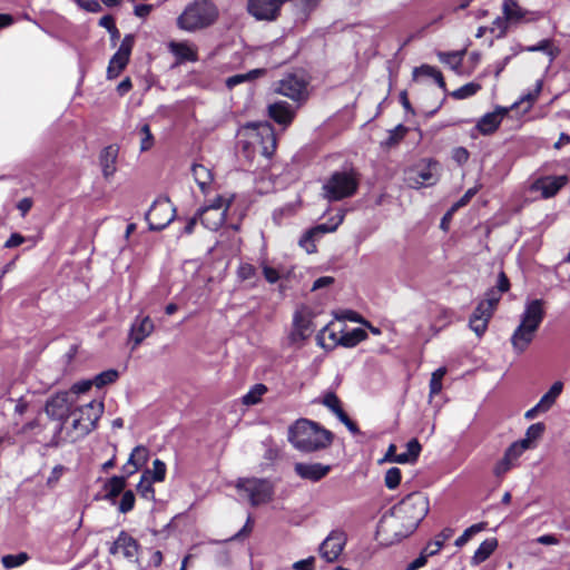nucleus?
Instances as JSON below:
<instances>
[{"instance_id":"nucleus-1","label":"nucleus","mask_w":570,"mask_h":570,"mask_svg":"<svg viewBox=\"0 0 570 570\" xmlns=\"http://www.w3.org/2000/svg\"><path fill=\"white\" fill-rule=\"evenodd\" d=\"M429 512V500L414 492L405 497L394 505L390 514L382 518L380 528L384 532H391L400 540L410 535Z\"/></svg>"},{"instance_id":"nucleus-2","label":"nucleus","mask_w":570,"mask_h":570,"mask_svg":"<svg viewBox=\"0 0 570 570\" xmlns=\"http://www.w3.org/2000/svg\"><path fill=\"white\" fill-rule=\"evenodd\" d=\"M288 441L296 450L312 453L328 448L333 434L314 421L299 419L289 426Z\"/></svg>"},{"instance_id":"nucleus-3","label":"nucleus","mask_w":570,"mask_h":570,"mask_svg":"<svg viewBox=\"0 0 570 570\" xmlns=\"http://www.w3.org/2000/svg\"><path fill=\"white\" fill-rule=\"evenodd\" d=\"M543 318V302L541 299L528 301L520 324L511 336V345L517 354L523 353L529 347Z\"/></svg>"},{"instance_id":"nucleus-4","label":"nucleus","mask_w":570,"mask_h":570,"mask_svg":"<svg viewBox=\"0 0 570 570\" xmlns=\"http://www.w3.org/2000/svg\"><path fill=\"white\" fill-rule=\"evenodd\" d=\"M218 18L217 7L209 0H195L177 18V27L195 32L212 26Z\"/></svg>"},{"instance_id":"nucleus-5","label":"nucleus","mask_w":570,"mask_h":570,"mask_svg":"<svg viewBox=\"0 0 570 570\" xmlns=\"http://www.w3.org/2000/svg\"><path fill=\"white\" fill-rule=\"evenodd\" d=\"M442 167L433 158H421L404 170V180L409 187L420 189L438 184Z\"/></svg>"},{"instance_id":"nucleus-6","label":"nucleus","mask_w":570,"mask_h":570,"mask_svg":"<svg viewBox=\"0 0 570 570\" xmlns=\"http://www.w3.org/2000/svg\"><path fill=\"white\" fill-rule=\"evenodd\" d=\"M104 402L98 400H92L87 403V409L83 410L86 413V419L83 420L79 419L78 415H75V409L71 410L68 417L70 416L72 420L70 425L66 426L69 441L77 442L94 431L104 413Z\"/></svg>"},{"instance_id":"nucleus-7","label":"nucleus","mask_w":570,"mask_h":570,"mask_svg":"<svg viewBox=\"0 0 570 570\" xmlns=\"http://www.w3.org/2000/svg\"><path fill=\"white\" fill-rule=\"evenodd\" d=\"M358 186L353 171H335L323 185V197L330 202H337L355 194Z\"/></svg>"},{"instance_id":"nucleus-8","label":"nucleus","mask_w":570,"mask_h":570,"mask_svg":"<svg viewBox=\"0 0 570 570\" xmlns=\"http://www.w3.org/2000/svg\"><path fill=\"white\" fill-rule=\"evenodd\" d=\"M236 489L244 492L252 505L266 503L272 499L273 489L271 483L264 479H238Z\"/></svg>"},{"instance_id":"nucleus-9","label":"nucleus","mask_w":570,"mask_h":570,"mask_svg":"<svg viewBox=\"0 0 570 570\" xmlns=\"http://www.w3.org/2000/svg\"><path fill=\"white\" fill-rule=\"evenodd\" d=\"M232 204V198L216 197L213 203L198 212L202 224L209 230H217L225 222L226 213Z\"/></svg>"},{"instance_id":"nucleus-10","label":"nucleus","mask_w":570,"mask_h":570,"mask_svg":"<svg viewBox=\"0 0 570 570\" xmlns=\"http://www.w3.org/2000/svg\"><path fill=\"white\" fill-rule=\"evenodd\" d=\"M175 216L176 208L171 202L166 197H160L153 203L146 214V219L151 230H161L174 220Z\"/></svg>"},{"instance_id":"nucleus-11","label":"nucleus","mask_w":570,"mask_h":570,"mask_svg":"<svg viewBox=\"0 0 570 570\" xmlns=\"http://www.w3.org/2000/svg\"><path fill=\"white\" fill-rule=\"evenodd\" d=\"M75 400L68 392H60L47 400L45 405L46 414L60 423L58 424L57 434H60L65 428V422L71 411Z\"/></svg>"},{"instance_id":"nucleus-12","label":"nucleus","mask_w":570,"mask_h":570,"mask_svg":"<svg viewBox=\"0 0 570 570\" xmlns=\"http://www.w3.org/2000/svg\"><path fill=\"white\" fill-rule=\"evenodd\" d=\"M307 85L303 73H288L277 82L275 91L294 101H304L308 96Z\"/></svg>"},{"instance_id":"nucleus-13","label":"nucleus","mask_w":570,"mask_h":570,"mask_svg":"<svg viewBox=\"0 0 570 570\" xmlns=\"http://www.w3.org/2000/svg\"><path fill=\"white\" fill-rule=\"evenodd\" d=\"M347 537L342 530H333L321 543L318 548L320 556L326 562H334L342 554L346 544Z\"/></svg>"},{"instance_id":"nucleus-14","label":"nucleus","mask_w":570,"mask_h":570,"mask_svg":"<svg viewBox=\"0 0 570 570\" xmlns=\"http://www.w3.org/2000/svg\"><path fill=\"white\" fill-rule=\"evenodd\" d=\"M135 38L132 35H126L122 39L119 49L111 57L108 68L107 77L114 79L120 75L129 62L131 50L134 47Z\"/></svg>"},{"instance_id":"nucleus-15","label":"nucleus","mask_w":570,"mask_h":570,"mask_svg":"<svg viewBox=\"0 0 570 570\" xmlns=\"http://www.w3.org/2000/svg\"><path fill=\"white\" fill-rule=\"evenodd\" d=\"M313 313L307 307H299L293 316V330L291 341L293 343L302 342L309 337L314 332Z\"/></svg>"},{"instance_id":"nucleus-16","label":"nucleus","mask_w":570,"mask_h":570,"mask_svg":"<svg viewBox=\"0 0 570 570\" xmlns=\"http://www.w3.org/2000/svg\"><path fill=\"white\" fill-rule=\"evenodd\" d=\"M529 449L528 440L513 442L504 452L502 459L498 461L493 469L497 476H503L508 471L517 465L520 456Z\"/></svg>"},{"instance_id":"nucleus-17","label":"nucleus","mask_w":570,"mask_h":570,"mask_svg":"<svg viewBox=\"0 0 570 570\" xmlns=\"http://www.w3.org/2000/svg\"><path fill=\"white\" fill-rule=\"evenodd\" d=\"M284 3L281 0H248L247 10L257 20H274Z\"/></svg>"},{"instance_id":"nucleus-18","label":"nucleus","mask_w":570,"mask_h":570,"mask_svg":"<svg viewBox=\"0 0 570 570\" xmlns=\"http://www.w3.org/2000/svg\"><path fill=\"white\" fill-rule=\"evenodd\" d=\"M253 141L255 144L257 140L259 142V153L266 157H269L275 149L276 141L274 137L273 129L267 124H262L252 128Z\"/></svg>"},{"instance_id":"nucleus-19","label":"nucleus","mask_w":570,"mask_h":570,"mask_svg":"<svg viewBox=\"0 0 570 570\" xmlns=\"http://www.w3.org/2000/svg\"><path fill=\"white\" fill-rule=\"evenodd\" d=\"M110 554H121L129 561H134L138 554V543L127 532L121 531L109 549Z\"/></svg>"},{"instance_id":"nucleus-20","label":"nucleus","mask_w":570,"mask_h":570,"mask_svg":"<svg viewBox=\"0 0 570 570\" xmlns=\"http://www.w3.org/2000/svg\"><path fill=\"white\" fill-rule=\"evenodd\" d=\"M332 470V466L328 464H323L320 462L314 463H304L298 462L294 465L295 473L307 481L317 482L325 478Z\"/></svg>"},{"instance_id":"nucleus-21","label":"nucleus","mask_w":570,"mask_h":570,"mask_svg":"<svg viewBox=\"0 0 570 570\" xmlns=\"http://www.w3.org/2000/svg\"><path fill=\"white\" fill-rule=\"evenodd\" d=\"M155 325L149 316H137L129 331V343H132V350L154 332Z\"/></svg>"},{"instance_id":"nucleus-22","label":"nucleus","mask_w":570,"mask_h":570,"mask_svg":"<svg viewBox=\"0 0 570 570\" xmlns=\"http://www.w3.org/2000/svg\"><path fill=\"white\" fill-rule=\"evenodd\" d=\"M567 181L568 177L564 175L541 177L533 183L532 189L540 191L542 197L549 198L554 196Z\"/></svg>"},{"instance_id":"nucleus-23","label":"nucleus","mask_w":570,"mask_h":570,"mask_svg":"<svg viewBox=\"0 0 570 570\" xmlns=\"http://www.w3.org/2000/svg\"><path fill=\"white\" fill-rule=\"evenodd\" d=\"M507 114V108H497L493 112L484 115L476 125L478 130L482 135H490L494 132Z\"/></svg>"},{"instance_id":"nucleus-24","label":"nucleus","mask_w":570,"mask_h":570,"mask_svg":"<svg viewBox=\"0 0 570 570\" xmlns=\"http://www.w3.org/2000/svg\"><path fill=\"white\" fill-rule=\"evenodd\" d=\"M149 452L148 449L144 445L136 446L131 454L129 455L128 461L122 466L124 472L127 476L136 473L148 460Z\"/></svg>"},{"instance_id":"nucleus-25","label":"nucleus","mask_w":570,"mask_h":570,"mask_svg":"<svg viewBox=\"0 0 570 570\" xmlns=\"http://www.w3.org/2000/svg\"><path fill=\"white\" fill-rule=\"evenodd\" d=\"M268 114L273 120L281 125H288L294 117V112L284 101L272 104L268 107Z\"/></svg>"},{"instance_id":"nucleus-26","label":"nucleus","mask_w":570,"mask_h":570,"mask_svg":"<svg viewBox=\"0 0 570 570\" xmlns=\"http://www.w3.org/2000/svg\"><path fill=\"white\" fill-rule=\"evenodd\" d=\"M330 336L334 342L345 347H354L360 342L364 341L367 337V334L364 330L357 327L346 333H342L340 337H337L335 333H331Z\"/></svg>"},{"instance_id":"nucleus-27","label":"nucleus","mask_w":570,"mask_h":570,"mask_svg":"<svg viewBox=\"0 0 570 570\" xmlns=\"http://www.w3.org/2000/svg\"><path fill=\"white\" fill-rule=\"evenodd\" d=\"M497 547L498 540L495 538L485 539L472 556L471 563L473 566H479L484 562L494 552Z\"/></svg>"},{"instance_id":"nucleus-28","label":"nucleus","mask_w":570,"mask_h":570,"mask_svg":"<svg viewBox=\"0 0 570 570\" xmlns=\"http://www.w3.org/2000/svg\"><path fill=\"white\" fill-rule=\"evenodd\" d=\"M118 150L114 146L106 147L100 155V164L106 178L112 176L116 171V159Z\"/></svg>"},{"instance_id":"nucleus-29","label":"nucleus","mask_w":570,"mask_h":570,"mask_svg":"<svg viewBox=\"0 0 570 570\" xmlns=\"http://www.w3.org/2000/svg\"><path fill=\"white\" fill-rule=\"evenodd\" d=\"M191 173L196 184L199 186L203 193H206L213 183V174L210 169L200 164H194Z\"/></svg>"},{"instance_id":"nucleus-30","label":"nucleus","mask_w":570,"mask_h":570,"mask_svg":"<svg viewBox=\"0 0 570 570\" xmlns=\"http://www.w3.org/2000/svg\"><path fill=\"white\" fill-rule=\"evenodd\" d=\"M336 227L327 228L325 225H320L315 228H312L307 230L302 238L299 239V245L307 252V253H314L316 250V246L314 244V238L316 236H320L324 233L332 232Z\"/></svg>"},{"instance_id":"nucleus-31","label":"nucleus","mask_w":570,"mask_h":570,"mask_svg":"<svg viewBox=\"0 0 570 570\" xmlns=\"http://www.w3.org/2000/svg\"><path fill=\"white\" fill-rule=\"evenodd\" d=\"M562 390L563 383L561 381L554 382L550 390L538 402V409H541V412L549 411L561 394Z\"/></svg>"},{"instance_id":"nucleus-32","label":"nucleus","mask_w":570,"mask_h":570,"mask_svg":"<svg viewBox=\"0 0 570 570\" xmlns=\"http://www.w3.org/2000/svg\"><path fill=\"white\" fill-rule=\"evenodd\" d=\"M502 13L511 24L520 22L525 16V11L515 0H504L502 4Z\"/></svg>"},{"instance_id":"nucleus-33","label":"nucleus","mask_w":570,"mask_h":570,"mask_svg":"<svg viewBox=\"0 0 570 570\" xmlns=\"http://www.w3.org/2000/svg\"><path fill=\"white\" fill-rule=\"evenodd\" d=\"M169 49L180 61L197 60V53L195 49L191 48L187 42H170Z\"/></svg>"},{"instance_id":"nucleus-34","label":"nucleus","mask_w":570,"mask_h":570,"mask_svg":"<svg viewBox=\"0 0 570 570\" xmlns=\"http://www.w3.org/2000/svg\"><path fill=\"white\" fill-rule=\"evenodd\" d=\"M126 478L127 475L122 476H112L105 485V489L107 491L106 499L108 500H115L125 489L126 487Z\"/></svg>"},{"instance_id":"nucleus-35","label":"nucleus","mask_w":570,"mask_h":570,"mask_svg":"<svg viewBox=\"0 0 570 570\" xmlns=\"http://www.w3.org/2000/svg\"><path fill=\"white\" fill-rule=\"evenodd\" d=\"M420 76L431 77L435 80L440 88H445V82L441 71L432 66L422 65L421 67L415 68L413 70L414 79L419 78Z\"/></svg>"},{"instance_id":"nucleus-36","label":"nucleus","mask_w":570,"mask_h":570,"mask_svg":"<svg viewBox=\"0 0 570 570\" xmlns=\"http://www.w3.org/2000/svg\"><path fill=\"white\" fill-rule=\"evenodd\" d=\"M265 73V69H254V70H250L249 72L247 73H239V75H235V76H232V77H228L226 79V86L232 89L234 88L235 86L244 82V81H247V80H252V79H255L262 75Z\"/></svg>"},{"instance_id":"nucleus-37","label":"nucleus","mask_w":570,"mask_h":570,"mask_svg":"<svg viewBox=\"0 0 570 570\" xmlns=\"http://www.w3.org/2000/svg\"><path fill=\"white\" fill-rule=\"evenodd\" d=\"M266 392L267 387L264 384H256L243 396V403L245 405L257 404Z\"/></svg>"},{"instance_id":"nucleus-38","label":"nucleus","mask_w":570,"mask_h":570,"mask_svg":"<svg viewBox=\"0 0 570 570\" xmlns=\"http://www.w3.org/2000/svg\"><path fill=\"white\" fill-rule=\"evenodd\" d=\"M446 374V368L445 367H439L438 370H435L432 375H431V380H430V400L439 394L441 391H442V380L444 377V375Z\"/></svg>"},{"instance_id":"nucleus-39","label":"nucleus","mask_w":570,"mask_h":570,"mask_svg":"<svg viewBox=\"0 0 570 570\" xmlns=\"http://www.w3.org/2000/svg\"><path fill=\"white\" fill-rule=\"evenodd\" d=\"M485 529V523L484 522H481V523H476V524H473L471 527H469L468 529L464 530V532L455 540V546L458 548H461L463 546H465L470 539L479 533L480 531L484 530Z\"/></svg>"},{"instance_id":"nucleus-40","label":"nucleus","mask_w":570,"mask_h":570,"mask_svg":"<svg viewBox=\"0 0 570 570\" xmlns=\"http://www.w3.org/2000/svg\"><path fill=\"white\" fill-rule=\"evenodd\" d=\"M481 89V85L476 82H469L452 92V97L455 99H466L474 96Z\"/></svg>"},{"instance_id":"nucleus-41","label":"nucleus","mask_w":570,"mask_h":570,"mask_svg":"<svg viewBox=\"0 0 570 570\" xmlns=\"http://www.w3.org/2000/svg\"><path fill=\"white\" fill-rule=\"evenodd\" d=\"M29 559L26 552H20L18 554H7L3 556L1 562L6 569H12L22 566Z\"/></svg>"},{"instance_id":"nucleus-42","label":"nucleus","mask_w":570,"mask_h":570,"mask_svg":"<svg viewBox=\"0 0 570 570\" xmlns=\"http://www.w3.org/2000/svg\"><path fill=\"white\" fill-rule=\"evenodd\" d=\"M511 23L509 22V20L504 17V14L502 17H497L492 24L489 27V31L495 37V38H501L505 35L509 26Z\"/></svg>"},{"instance_id":"nucleus-43","label":"nucleus","mask_w":570,"mask_h":570,"mask_svg":"<svg viewBox=\"0 0 570 570\" xmlns=\"http://www.w3.org/2000/svg\"><path fill=\"white\" fill-rule=\"evenodd\" d=\"M406 131L407 128L405 126H396L394 129L389 131V137L382 145L387 148L395 146L404 138Z\"/></svg>"},{"instance_id":"nucleus-44","label":"nucleus","mask_w":570,"mask_h":570,"mask_svg":"<svg viewBox=\"0 0 570 570\" xmlns=\"http://www.w3.org/2000/svg\"><path fill=\"white\" fill-rule=\"evenodd\" d=\"M144 474L148 478L151 475L153 481L161 482L166 475V464L159 459H156L153 462V470H147Z\"/></svg>"},{"instance_id":"nucleus-45","label":"nucleus","mask_w":570,"mask_h":570,"mask_svg":"<svg viewBox=\"0 0 570 570\" xmlns=\"http://www.w3.org/2000/svg\"><path fill=\"white\" fill-rule=\"evenodd\" d=\"M541 88H542V82L537 81L534 89L532 91L528 92L527 95H523L519 101H517L512 105L511 108H514L521 104H527L525 110H529L532 107V105L534 104V101L537 100V98L541 91Z\"/></svg>"},{"instance_id":"nucleus-46","label":"nucleus","mask_w":570,"mask_h":570,"mask_svg":"<svg viewBox=\"0 0 570 570\" xmlns=\"http://www.w3.org/2000/svg\"><path fill=\"white\" fill-rule=\"evenodd\" d=\"M118 379V372L108 370L98 374L92 381L97 387H102L107 384L114 383Z\"/></svg>"},{"instance_id":"nucleus-47","label":"nucleus","mask_w":570,"mask_h":570,"mask_svg":"<svg viewBox=\"0 0 570 570\" xmlns=\"http://www.w3.org/2000/svg\"><path fill=\"white\" fill-rule=\"evenodd\" d=\"M439 57L443 63L448 65L453 70H458L462 63V53L460 52L440 53Z\"/></svg>"},{"instance_id":"nucleus-48","label":"nucleus","mask_w":570,"mask_h":570,"mask_svg":"<svg viewBox=\"0 0 570 570\" xmlns=\"http://www.w3.org/2000/svg\"><path fill=\"white\" fill-rule=\"evenodd\" d=\"M326 407H328L337 417H338V413H343V409L341 407V402L338 400V397L330 392V393H326L323 397V402H322Z\"/></svg>"},{"instance_id":"nucleus-49","label":"nucleus","mask_w":570,"mask_h":570,"mask_svg":"<svg viewBox=\"0 0 570 570\" xmlns=\"http://www.w3.org/2000/svg\"><path fill=\"white\" fill-rule=\"evenodd\" d=\"M479 189H480V186L469 188L465 191V194L456 203L453 204V206L449 210L448 215H452L459 208L468 205L469 202L472 199V197H474V195L479 191Z\"/></svg>"},{"instance_id":"nucleus-50","label":"nucleus","mask_w":570,"mask_h":570,"mask_svg":"<svg viewBox=\"0 0 570 570\" xmlns=\"http://www.w3.org/2000/svg\"><path fill=\"white\" fill-rule=\"evenodd\" d=\"M138 493L145 499H154V488L148 476L142 474L140 482L137 485Z\"/></svg>"},{"instance_id":"nucleus-51","label":"nucleus","mask_w":570,"mask_h":570,"mask_svg":"<svg viewBox=\"0 0 570 570\" xmlns=\"http://www.w3.org/2000/svg\"><path fill=\"white\" fill-rule=\"evenodd\" d=\"M384 482L386 488L393 490L401 482V471L399 468H391L386 471Z\"/></svg>"},{"instance_id":"nucleus-52","label":"nucleus","mask_w":570,"mask_h":570,"mask_svg":"<svg viewBox=\"0 0 570 570\" xmlns=\"http://www.w3.org/2000/svg\"><path fill=\"white\" fill-rule=\"evenodd\" d=\"M139 135H140V150L146 151V150L150 149L154 144V137L150 132L149 126L144 125L139 130Z\"/></svg>"},{"instance_id":"nucleus-53","label":"nucleus","mask_w":570,"mask_h":570,"mask_svg":"<svg viewBox=\"0 0 570 570\" xmlns=\"http://www.w3.org/2000/svg\"><path fill=\"white\" fill-rule=\"evenodd\" d=\"M489 321L487 318H480L479 316H471L469 325L470 328L478 335L482 336L488 328Z\"/></svg>"},{"instance_id":"nucleus-54","label":"nucleus","mask_w":570,"mask_h":570,"mask_svg":"<svg viewBox=\"0 0 570 570\" xmlns=\"http://www.w3.org/2000/svg\"><path fill=\"white\" fill-rule=\"evenodd\" d=\"M134 505H135L134 492L130 490L125 491L122 494V498L120 500L119 507H118L119 511L121 513H127L134 509Z\"/></svg>"},{"instance_id":"nucleus-55","label":"nucleus","mask_w":570,"mask_h":570,"mask_svg":"<svg viewBox=\"0 0 570 570\" xmlns=\"http://www.w3.org/2000/svg\"><path fill=\"white\" fill-rule=\"evenodd\" d=\"M501 295L495 288H491L485 293V298L481 302L487 305V308L494 312L498 303L501 299Z\"/></svg>"},{"instance_id":"nucleus-56","label":"nucleus","mask_w":570,"mask_h":570,"mask_svg":"<svg viewBox=\"0 0 570 570\" xmlns=\"http://www.w3.org/2000/svg\"><path fill=\"white\" fill-rule=\"evenodd\" d=\"M237 276L240 281H249L256 276V268L248 263H243L237 268Z\"/></svg>"},{"instance_id":"nucleus-57","label":"nucleus","mask_w":570,"mask_h":570,"mask_svg":"<svg viewBox=\"0 0 570 570\" xmlns=\"http://www.w3.org/2000/svg\"><path fill=\"white\" fill-rule=\"evenodd\" d=\"M544 431V425L542 423H535L528 428L525 438L523 440L529 441V449L531 448V442L533 440L539 439Z\"/></svg>"},{"instance_id":"nucleus-58","label":"nucleus","mask_w":570,"mask_h":570,"mask_svg":"<svg viewBox=\"0 0 570 570\" xmlns=\"http://www.w3.org/2000/svg\"><path fill=\"white\" fill-rule=\"evenodd\" d=\"M315 561V557H308L306 559L294 562L292 568L294 570H314Z\"/></svg>"},{"instance_id":"nucleus-59","label":"nucleus","mask_w":570,"mask_h":570,"mask_svg":"<svg viewBox=\"0 0 570 570\" xmlns=\"http://www.w3.org/2000/svg\"><path fill=\"white\" fill-rule=\"evenodd\" d=\"M262 271L265 279L271 284H275L281 277L279 273L267 264H262Z\"/></svg>"},{"instance_id":"nucleus-60","label":"nucleus","mask_w":570,"mask_h":570,"mask_svg":"<svg viewBox=\"0 0 570 570\" xmlns=\"http://www.w3.org/2000/svg\"><path fill=\"white\" fill-rule=\"evenodd\" d=\"M469 151L464 147H456L452 150V158L459 165L465 164L469 159Z\"/></svg>"},{"instance_id":"nucleus-61","label":"nucleus","mask_w":570,"mask_h":570,"mask_svg":"<svg viewBox=\"0 0 570 570\" xmlns=\"http://www.w3.org/2000/svg\"><path fill=\"white\" fill-rule=\"evenodd\" d=\"M95 385L94 384V381L92 380H87V381H81V382H78V383H75L72 386H71V390H70V394H81V393H86L87 391L90 390V387Z\"/></svg>"},{"instance_id":"nucleus-62","label":"nucleus","mask_w":570,"mask_h":570,"mask_svg":"<svg viewBox=\"0 0 570 570\" xmlns=\"http://www.w3.org/2000/svg\"><path fill=\"white\" fill-rule=\"evenodd\" d=\"M421 449V444L416 439H412L406 444V453L410 458H413L414 460H416L417 456L420 455Z\"/></svg>"},{"instance_id":"nucleus-63","label":"nucleus","mask_w":570,"mask_h":570,"mask_svg":"<svg viewBox=\"0 0 570 570\" xmlns=\"http://www.w3.org/2000/svg\"><path fill=\"white\" fill-rule=\"evenodd\" d=\"M76 2L86 11L98 12L101 7L97 0H76Z\"/></svg>"},{"instance_id":"nucleus-64","label":"nucleus","mask_w":570,"mask_h":570,"mask_svg":"<svg viewBox=\"0 0 570 570\" xmlns=\"http://www.w3.org/2000/svg\"><path fill=\"white\" fill-rule=\"evenodd\" d=\"M428 558H429V556L423 550L421 552L420 557H417L415 560H413L411 563L407 564L406 570H417V569L422 568L426 563Z\"/></svg>"}]
</instances>
